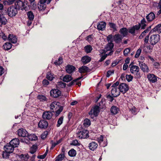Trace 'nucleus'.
I'll use <instances>...</instances> for the list:
<instances>
[{
	"instance_id": "a19ab883",
	"label": "nucleus",
	"mask_w": 161,
	"mask_h": 161,
	"mask_svg": "<svg viewBox=\"0 0 161 161\" xmlns=\"http://www.w3.org/2000/svg\"><path fill=\"white\" fill-rule=\"evenodd\" d=\"M63 110V107L62 106H60V107L57 109L56 110H55L54 112H55V116H58L61 113V112Z\"/></svg>"
},
{
	"instance_id": "6ab92c4d",
	"label": "nucleus",
	"mask_w": 161,
	"mask_h": 161,
	"mask_svg": "<svg viewBox=\"0 0 161 161\" xmlns=\"http://www.w3.org/2000/svg\"><path fill=\"white\" fill-rule=\"evenodd\" d=\"M9 143L14 148L17 147L19 144V140L18 138L13 139Z\"/></svg>"
},
{
	"instance_id": "39448f33",
	"label": "nucleus",
	"mask_w": 161,
	"mask_h": 161,
	"mask_svg": "<svg viewBox=\"0 0 161 161\" xmlns=\"http://www.w3.org/2000/svg\"><path fill=\"white\" fill-rule=\"evenodd\" d=\"M50 95L54 98H57L60 96L61 92L58 89H52L50 92Z\"/></svg>"
},
{
	"instance_id": "bb28decb",
	"label": "nucleus",
	"mask_w": 161,
	"mask_h": 161,
	"mask_svg": "<svg viewBox=\"0 0 161 161\" xmlns=\"http://www.w3.org/2000/svg\"><path fill=\"white\" fill-rule=\"evenodd\" d=\"M89 68L86 66H82L80 67L78 71L80 73H85L87 72L88 69Z\"/></svg>"
},
{
	"instance_id": "49530a36",
	"label": "nucleus",
	"mask_w": 161,
	"mask_h": 161,
	"mask_svg": "<svg viewBox=\"0 0 161 161\" xmlns=\"http://www.w3.org/2000/svg\"><path fill=\"white\" fill-rule=\"evenodd\" d=\"M66 84L62 81H60L58 83L57 86L58 88H64L66 86Z\"/></svg>"
},
{
	"instance_id": "a18cd8bd",
	"label": "nucleus",
	"mask_w": 161,
	"mask_h": 161,
	"mask_svg": "<svg viewBox=\"0 0 161 161\" xmlns=\"http://www.w3.org/2000/svg\"><path fill=\"white\" fill-rule=\"evenodd\" d=\"M15 0H8L5 1L3 2V4L5 5H10L13 4Z\"/></svg>"
},
{
	"instance_id": "0e129e2a",
	"label": "nucleus",
	"mask_w": 161,
	"mask_h": 161,
	"mask_svg": "<svg viewBox=\"0 0 161 161\" xmlns=\"http://www.w3.org/2000/svg\"><path fill=\"white\" fill-rule=\"evenodd\" d=\"M130 51V49L129 48H126L125 49L124 51V54L125 56H126L128 55V53Z\"/></svg>"
},
{
	"instance_id": "f8f14e48",
	"label": "nucleus",
	"mask_w": 161,
	"mask_h": 161,
	"mask_svg": "<svg viewBox=\"0 0 161 161\" xmlns=\"http://www.w3.org/2000/svg\"><path fill=\"white\" fill-rule=\"evenodd\" d=\"M14 148V147L9 143L7 145L4 146V149L5 152L11 153L13 152Z\"/></svg>"
},
{
	"instance_id": "79ce46f5",
	"label": "nucleus",
	"mask_w": 161,
	"mask_h": 161,
	"mask_svg": "<svg viewBox=\"0 0 161 161\" xmlns=\"http://www.w3.org/2000/svg\"><path fill=\"white\" fill-rule=\"evenodd\" d=\"M109 25L110 28L113 29L114 31H117L116 25L115 24L113 23L109 22Z\"/></svg>"
},
{
	"instance_id": "c9c22d12",
	"label": "nucleus",
	"mask_w": 161,
	"mask_h": 161,
	"mask_svg": "<svg viewBox=\"0 0 161 161\" xmlns=\"http://www.w3.org/2000/svg\"><path fill=\"white\" fill-rule=\"evenodd\" d=\"M118 109L116 106H112L110 109V112L113 114H115L118 112Z\"/></svg>"
},
{
	"instance_id": "dca6fc26",
	"label": "nucleus",
	"mask_w": 161,
	"mask_h": 161,
	"mask_svg": "<svg viewBox=\"0 0 161 161\" xmlns=\"http://www.w3.org/2000/svg\"><path fill=\"white\" fill-rule=\"evenodd\" d=\"M66 70L67 73L71 74L73 73L75 70V66L70 65H68L66 67Z\"/></svg>"
},
{
	"instance_id": "338daca9",
	"label": "nucleus",
	"mask_w": 161,
	"mask_h": 161,
	"mask_svg": "<svg viewBox=\"0 0 161 161\" xmlns=\"http://www.w3.org/2000/svg\"><path fill=\"white\" fill-rule=\"evenodd\" d=\"M71 145L74 146H79L80 144L78 142L77 140H74L72 142Z\"/></svg>"
},
{
	"instance_id": "9b49d317",
	"label": "nucleus",
	"mask_w": 161,
	"mask_h": 161,
	"mask_svg": "<svg viewBox=\"0 0 161 161\" xmlns=\"http://www.w3.org/2000/svg\"><path fill=\"white\" fill-rule=\"evenodd\" d=\"M120 92L119 88H112L111 94L114 97H116L120 95Z\"/></svg>"
},
{
	"instance_id": "4be33fe9",
	"label": "nucleus",
	"mask_w": 161,
	"mask_h": 161,
	"mask_svg": "<svg viewBox=\"0 0 161 161\" xmlns=\"http://www.w3.org/2000/svg\"><path fill=\"white\" fill-rule=\"evenodd\" d=\"M8 40L13 43L17 42V39L16 36L13 35L9 34L8 37Z\"/></svg>"
},
{
	"instance_id": "c756f323",
	"label": "nucleus",
	"mask_w": 161,
	"mask_h": 161,
	"mask_svg": "<svg viewBox=\"0 0 161 161\" xmlns=\"http://www.w3.org/2000/svg\"><path fill=\"white\" fill-rule=\"evenodd\" d=\"M146 21L145 18H143L141 21L140 23H139L138 25H139L140 26V27H141V29H144L145 28L147 25L146 24Z\"/></svg>"
},
{
	"instance_id": "412c9836",
	"label": "nucleus",
	"mask_w": 161,
	"mask_h": 161,
	"mask_svg": "<svg viewBox=\"0 0 161 161\" xmlns=\"http://www.w3.org/2000/svg\"><path fill=\"white\" fill-rule=\"evenodd\" d=\"M119 32L123 37H126L128 34V30L126 28L123 27L120 29Z\"/></svg>"
},
{
	"instance_id": "b1692460",
	"label": "nucleus",
	"mask_w": 161,
	"mask_h": 161,
	"mask_svg": "<svg viewBox=\"0 0 161 161\" xmlns=\"http://www.w3.org/2000/svg\"><path fill=\"white\" fill-rule=\"evenodd\" d=\"M159 36L158 35H154L152 37V45H155L159 40Z\"/></svg>"
},
{
	"instance_id": "680f3d73",
	"label": "nucleus",
	"mask_w": 161,
	"mask_h": 161,
	"mask_svg": "<svg viewBox=\"0 0 161 161\" xmlns=\"http://www.w3.org/2000/svg\"><path fill=\"white\" fill-rule=\"evenodd\" d=\"M158 77L155 75L152 74V82L154 83L157 81Z\"/></svg>"
},
{
	"instance_id": "864d4df0",
	"label": "nucleus",
	"mask_w": 161,
	"mask_h": 161,
	"mask_svg": "<svg viewBox=\"0 0 161 161\" xmlns=\"http://www.w3.org/2000/svg\"><path fill=\"white\" fill-rule=\"evenodd\" d=\"M142 49L141 48L138 49L136 51V54L135 55V57L138 58L139 57L141 53Z\"/></svg>"
},
{
	"instance_id": "052dcab7",
	"label": "nucleus",
	"mask_w": 161,
	"mask_h": 161,
	"mask_svg": "<svg viewBox=\"0 0 161 161\" xmlns=\"http://www.w3.org/2000/svg\"><path fill=\"white\" fill-rule=\"evenodd\" d=\"M47 78L50 80H52L53 79V75L50 73H48L47 75Z\"/></svg>"
},
{
	"instance_id": "e433bc0d",
	"label": "nucleus",
	"mask_w": 161,
	"mask_h": 161,
	"mask_svg": "<svg viewBox=\"0 0 161 161\" xmlns=\"http://www.w3.org/2000/svg\"><path fill=\"white\" fill-rule=\"evenodd\" d=\"M84 49L85 52L86 53H88L91 52V51L92 50V48L91 45H88L84 47Z\"/></svg>"
},
{
	"instance_id": "c03bdc74",
	"label": "nucleus",
	"mask_w": 161,
	"mask_h": 161,
	"mask_svg": "<svg viewBox=\"0 0 161 161\" xmlns=\"http://www.w3.org/2000/svg\"><path fill=\"white\" fill-rule=\"evenodd\" d=\"M37 149V147L35 145H33L30 148V152L32 154H33L35 153Z\"/></svg>"
},
{
	"instance_id": "69168bd1",
	"label": "nucleus",
	"mask_w": 161,
	"mask_h": 161,
	"mask_svg": "<svg viewBox=\"0 0 161 161\" xmlns=\"http://www.w3.org/2000/svg\"><path fill=\"white\" fill-rule=\"evenodd\" d=\"M114 73V70H109L107 72V77H109L110 75L113 74Z\"/></svg>"
},
{
	"instance_id": "a878e982",
	"label": "nucleus",
	"mask_w": 161,
	"mask_h": 161,
	"mask_svg": "<svg viewBox=\"0 0 161 161\" xmlns=\"http://www.w3.org/2000/svg\"><path fill=\"white\" fill-rule=\"evenodd\" d=\"M103 136L101 135L99 137L97 138V140L99 143L100 145L101 146L105 147L107 145V143L105 142V143H103Z\"/></svg>"
},
{
	"instance_id": "393cba45",
	"label": "nucleus",
	"mask_w": 161,
	"mask_h": 161,
	"mask_svg": "<svg viewBox=\"0 0 161 161\" xmlns=\"http://www.w3.org/2000/svg\"><path fill=\"white\" fill-rule=\"evenodd\" d=\"M98 146V145L97 143L92 142L89 144L88 147L91 150L94 151L97 148Z\"/></svg>"
},
{
	"instance_id": "09e8293b",
	"label": "nucleus",
	"mask_w": 161,
	"mask_h": 161,
	"mask_svg": "<svg viewBox=\"0 0 161 161\" xmlns=\"http://www.w3.org/2000/svg\"><path fill=\"white\" fill-rule=\"evenodd\" d=\"M93 35H89L86 38V40L87 41L90 43H91L93 41Z\"/></svg>"
},
{
	"instance_id": "f704fd0d",
	"label": "nucleus",
	"mask_w": 161,
	"mask_h": 161,
	"mask_svg": "<svg viewBox=\"0 0 161 161\" xmlns=\"http://www.w3.org/2000/svg\"><path fill=\"white\" fill-rule=\"evenodd\" d=\"M3 48L5 50L10 49L12 47V44L10 42H6L3 45Z\"/></svg>"
},
{
	"instance_id": "f257e3e1",
	"label": "nucleus",
	"mask_w": 161,
	"mask_h": 161,
	"mask_svg": "<svg viewBox=\"0 0 161 161\" xmlns=\"http://www.w3.org/2000/svg\"><path fill=\"white\" fill-rule=\"evenodd\" d=\"M99 111V107L97 106H95L91 109L89 114L92 118H93L94 116H97Z\"/></svg>"
},
{
	"instance_id": "de8ad7c7",
	"label": "nucleus",
	"mask_w": 161,
	"mask_h": 161,
	"mask_svg": "<svg viewBox=\"0 0 161 161\" xmlns=\"http://www.w3.org/2000/svg\"><path fill=\"white\" fill-rule=\"evenodd\" d=\"M151 47L150 45L147 46L144 45L143 50L146 53H149L150 51Z\"/></svg>"
},
{
	"instance_id": "72a5a7b5",
	"label": "nucleus",
	"mask_w": 161,
	"mask_h": 161,
	"mask_svg": "<svg viewBox=\"0 0 161 161\" xmlns=\"http://www.w3.org/2000/svg\"><path fill=\"white\" fill-rule=\"evenodd\" d=\"M27 136L29 140L31 141H35L37 139V136L34 134H30V135L28 134Z\"/></svg>"
},
{
	"instance_id": "3c124183",
	"label": "nucleus",
	"mask_w": 161,
	"mask_h": 161,
	"mask_svg": "<svg viewBox=\"0 0 161 161\" xmlns=\"http://www.w3.org/2000/svg\"><path fill=\"white\" fill-rule=\"evenodd\" d=\"M29 155H25L23 154H21L20 156V157L22 160L25 161H27L29 158Z\"/></svg>"
},
{
	"instance_id": "0eeeda50",
	"label": "nucleus",
	"mask_w": 161,
	"mask_h": 161,
	"mask_svg": "<svg viewBox=\"0 0 161 161\" xmlns=\"http://www.w3.org/2000/svg\"><path fill=\"white\" fill-rule=\"evenodd\" d=\"M48 125L47 121L44 119L41 120L38 123L39 127L41 129H46Z\"/></svg>"
},
{
	"instance_id": "c85d7f7f",
	"label": "nucleus",
	"mask_w": 161,
	"mask_h": 161,
	"mask_svg": "<svg viewBox=\"0 0 161 161\" xmlns=\"http://www.w3.org/2000/svg\"><path fill=\"white\" fill-rule=\"evenodd\" d=\"M72 79V77L71 75H67L63 77V80L65 82H68L71 80Z\"/></svg>"
},
{
	"instance_id": "20e7f679",
	"label": "nucleus",
	"mask_w": 161,
	"mask_h": 161,
	"mask_svg": "<svg viewBox=\"0 0 161 161\" xmlns=\"http://www.w3.org/2000/svg\"><path fill=\"white\" fill-rule=\"evenodd\" d=\"M119 88L120 92L123 94L126 93L128 91L129 88L128 85L125 83L120 84Z\"/></svg>"
},
{
	"instance_id": "37998d69",
	"label": "nucleus",
	"mask_w": 161,
	"mask_h": 161,
	"mask_svg": "<svg viewBox=\"0 0 161 161\" xmlns=\"http://www.w3.org/2000/svg\"><path fill=\"white\" fill-rule=\"evenodd\" d=\"M91 125L90 120L87 118L85 119L84 121L83 125L84 126L88 127L90 125Z\"/></svg>"
},
{
	"instance_id": "4d7b16f0",
	"label": "nucleus",
	"mask_w": 161,
	"mask_h": 161,
	"mask_svg": "<svg viewBox=\"0 0 161 161\" xmlns=\"http://www.w3.org/2000/svg\"><path fill=\"white\" fill-rule=\"evenodd\" d=\"M48 131H45L41 135V138L42 139H45L48 135Z\"/></svg>"
},
{
	"instance_id": "9d476101",
	"label": "nucleus",
	"mask_w": 161,
	"mask_h": 161,
	"mask_svg": "<svg viewBox=\"0 0 161 161\" xmlns=\"http://www.w3.org/2000/svg\"><path fill=\"white\" fill-rule=\"evenodd\" d=\"M18 134L19 136L25 137L28 134V132L25 129L20 128L18 130Z\"/></svg>"
},
{
	"instance_id": "bf43d9fd",
	"label": "nucleus",
	"mask_w": 161,
	"mask_h": 161,
	"mask_svg": "<svg viewBox=\"0 0 161 161\" xmlns=\"http://www.w3.org/2000/svg\"><path fill=\"white\" fill-rule=\"evenodd\" d=\"M0 36L4 40H6L8 38L7 36L5 35V34L1 31L0 33Z\"/></svg>"
},
{
	"instance_id": "cd10ccee",
	"label": "nucleus",
	"mask_w": 161,
	"mask_h": 161,
	"mask_svg": "<svg viewBox=\"0 0 161 161\" xmlns=\"http://www.w3.org/2000/svg\"><path fill=\"white\" fill-rule=\"evenodd\" d=\"M27 15L29 20L33 21L34 17V15L33 12L31 11H29L27 13Z\"/></svg>"
},
{
	"instance_id": "1a4fd4ad",
	"label": "nucleus",
	"mask_w": 161,
	"mask_h": 161,
	"mask_svg": "<svg viewBox=\"0 0 161 161\" xmlns=\"http://www.w3.org/2000/svg\"><path fill=\"white\" fill-rule=\"evenodd\" d=\"M53 115L52 112L48 111L44 112L42 115V117L44 119L49 120L50 119Z\"/></svg>"
},
{
	"instance_id": "a211bd4d",
	"label": "nucleus",
	"mask_w": 161,
	"mask_h": 161,
	"mask_svg": "<svg viewBox=\"0 0 161 161\" xmlns=\"http://www.w3.org/2000/svg\"><path fill=\"white\" fill-rule=\"evenodd\" d=\"M91 60V58L90 57L87 56H85L82 58L81 61L84 64H86L90 62Z\"/></svg>"
},
{
	"instance_id": "f3484780",
	"label": "nucleus",
	"mask_w": 161,
	"mask_h": 161,
	"mask_svg": "<svg viewBox=\"0 0 161 161\" xmlns=\"http://www.w3.org/2000/svg\"><path fill=\"white\" fill-rule=\"evenodd\" d=\"M106 23L103 21L100 22L97 26V28L99 30L103 31L105 29Z\"/></svg>"
},
{
	"instance_id": "f03ea898",
	"label": "nucleus",
	"mask_w": 161,
	"mask_h": 161,
	"mask_svg": "<svg viewBox=\"0 0 161 161\" xmlns=\"http://www.w3.org/2000/svg\"><path fill=\"white\" fill-rule=\"evenodd\" d=\"M88 136V131L86 130L78 131L76 133V137L80 139L86 138Z\"/></svg>"
},
{
	"instance_id": "774afa93",
	"label": "nucleus",
	"mask_w": 161,
	"mask_h": 161,
	"mask_svg": "<svg viewBox=\"0 0 161 161\" xmlns=\"http://www.w3.org/2000/svg\"><path fill=\"white\" fill-rule=\"evenodd\" d=\"M151 33V31L149 32V35L147 36L144 39V45H146L148 42L149 40V35Z\"/></svg>"
},
{
	"instance_id": "4468645a",
	"label": "nucleus",
	"mask_w": 161,
	"mask_h": 161,
	"mask_svg": "<svg viewBox=\"0 0 161 161\" xmlns=\"http://www.w3.org/2000/svg\"><path fill=\"white\" fill-rule=\"evenodd\" d=\"M132 63H131L129 65V67L130 66V72L132 74H135L136 72H138L139 70V68L138 66L134 65L131 66Z\"/></svg>"
},
{
	"instance_id": "4c0bfd02",
	"label": "nucleus",
	"mask_w": 161,
	"mask_h": 161,
	"mask_svg": "<svg viewBox=\"0 0 161 161\" xmlns=\"http://www.w3.org/2000/svg\"><path fill=\"white\" fill-rule=\"evenodd\" d=\"M76 154V151L74 149L70 150L68 152L69 155L71 157L75 156Z\"/></svg>"
},
{
	"instance_id": "13d9d810",
	"label": "nucleus",
	"mask_w": 161,
	"mask_h": 161,
	"mask_svg": "<svg viewBox=\"0 0 161 161\" xmlns=\"http://www.w3.org/2000/svg\"><path fill=\"white\" fill-rule=\"evenodd\" d=\"M153 65L154 68L156 69H158L160 68V64L158 62H156L154 63Z\"/></svg>"
},
{
	"instance_id": "58836bf2",
	"label": "nucleus",
	"mask_w": 161,
	"mask_h": 161,
	"mask_svg": "<svg viewBox=\"0 0 161 161\" xmlns=\"http://www.w3.org/2000/svg\"><path fill=\"white\" fill-rule=\"evenodd\" d=\"M0 22L2 24L5 25L7 22V20L3 15H0Z\"/></svg>"
},
{
	"instance_id": "aec40b11",
	"label": "nucleus",
	"mask_w": 161,
	"mask_h": 161,
	"mask_svg": "<svg viewBox=\"0 0 161 161\" xmlns=\"http://www.w3.org/2000/svg\"><path fill=\"white\" fill-rule=\"evenodd\" d=\"M139 65L141 69L143 72H148V68L145 63L142 62H140Z\"/></svg>"
},
{
	"instance_id": "423d86ee",
	"label": "nucleus",
	"mask_w": 161,
	"mask_h": 161,
	"mask_svg": "<svg viewBox=\"0 0 161 161\" xmlns=\"http://www.w3.org/2000/svg\"><path fill=\"white\" fill-rule=\"evenodd\" d=\"M140 28V26L139 25H136L129 28L128 30V32L131 34L134 35L136 31L138 30Z\"/></svg>"
},
{
	"instance_id": "7ed1b4c3",
	"label": "nucleus",
	"mask_w": 161,
	"mask_h": 161,
	"mask_svg": "<svg viewBox=\"0 0 161 161\" xmlns=\"http://www.w3.org/2000/svg\"><path fill=\"white\" fill-rule=\"evenodd\" d=\"M17 9L14 6H12L8 8L7 13L8 16L10 17L15 16L17 13Z\"/></svg>"
},
{
	"instance_id": "ddd939ff",
	"label": "nucleus",
	"mask_w": 161,
	"mask_h": 161,
	"mask_svg": "<svg viewBox=\"0 0 161 161\" xmlns=\"http://www.w3.org/2000/svg\"><path fill=\"white\" fill-rule=\"evenodd\" d=\"M114 46V44L112 42H109L106 45L105 49L107 51H111L108 54V55H111L113 54V51L111 50Z\"/></svg>"
},
{
	"instance_id": "8fccbe9b",
	"label": "nucleus",
	"mask_w": 161,
	"mask_h": 161,
	"mask_svg": "<svg viewBox=\"0 0 161 161\" xmlns=\"http://www.w3.org/2000/svg\"><path fill=\"white\" fill-rule=\"evenodd\" d=\"M63 63L62 58L61 57H60L58 60H56L54 62V64L56 65H59L62 64Z\"/></svg>"
},
{
	"instance_id": "5701e85b",
	"label": "nucleus",
	"mask_w": 161,
	"mask_h": 161,
	"mask_svg": "<svg viewBox=\"0 0 161 161\" xmlns=\"http://www.w3.org/2000/svg\"><path fill=\"white\" fill-rule=\"evenodd\" d=\"M82 77V76L79 77L76 79L73 80V81H71L70 83H69V86H71L72 85H74L75 83H76V85H78L79 86H80L81 85L80 82V81H78Z\"/></svg>"
},
{
	"instance_id": "5fc2aeb1",
	"label": "nucleus",
	"mask_w": 161,
	"mask_h": 161,
	"mask_svg": "<svg viewBox=\"0 0 161 161\" xmlns=\"http://www.w3.org/2000/svg\"><path fill=\"white\" fill-rule=\"evenodd\" d=\"M126 78L127 81L129 82L132 80L133 79V76L131 75H126Z\"/></svg>"
},
{
	"instance_id": "ea45409f",
	"label": "nucleus",
	"mask_w": 161,
	"mask_h": 161,
	"mask_svg": "<svg viewBox=\"0 0 161 161\" xmlns=\"http://www.w3.org/2000/svg\"><path fill=\"white\" fill-rule=\"evenodd\" d=\"M64 120V116H62L60 117L58 119L57 127H59L63 123Z\"/></svg>"
},
{
	"instance_id": "6e6d98bb",
	"label": "nucleus",
	"mask_w": 161,
	"mask_h": 161,
	"mask_svg": "<svg viewBox=\"0 0 161 161\" xmlns=\"http://www.w3.org/2000/svg\"><path fill=\"white\" fill-rule=\"evenodd\" d=\"M10 153H8L7 152H3L2 154L3 157V158H8Z\"/></svg>"
},
{
	"instance_id": "7c9ffc66",
	"label": "nucleus",
	"mask_w": 161,
	"mask_h": 161,
	"mask_svg": "<svg viewBox=\"0 0 161 161\" xmlns=\"http://www.w3.org/2000/svg\"><path fill=\"white\" fill-rule=\"evenodd\" d=\"M46 5L45 3L40 2L38 4V7L40 10H44L46 7Z\"/></svg>"
},
{
	"instance_id": "473e14b6",
	"label": "nucleus",
	"mask_w": 161,
	"mask_h": 161,
	"mask_svg": "<svg viewBox=\"0 0 161 161\" xmlns=\"http://www.w3.org/2000/svg\"><path fill=\"white\" fill-rule=\"evenodd\" d=\"M153 31H157L159 33H161V24L158 25L152 30Z\"/></svg>"
},
{
	"instance_id": "603ef678",
	"label": "nucleus",
	"mask_w": 161,
	"mask_h": 161,
	"mask_svg": "<svg viewBox=\"0 0 161 161\" xmlns=\"http://www.w3.org/2000/svg\"><path fill=\"white\" fill-rule=\"evenodd\" d=\"M107 40L108 42H112L113 41V37L112 35L110 34L107 37Z\"/></svg>"
},
{
	"instance_id": "2eb2a0df",
	"label": "nucleus",
	"mask_w": 161,
	"mask_h": 161,
	"mask_svg": "<svg viewBox=\"0 0 161 161\" xmlns=\"http://www.w3.org/2000/svg\"><path fill=\"white\" fill-rule=\"evenodd\" d=\"M122 37L119 34H116L113 37V40L117 43H120L122 40Z\"/></svg>"
},
{
	"instance_id": "2f4dec72",
	"label": "nucleus",
	"mask_w": 161,
	"mask_h": 161,
	"mask_svg": "<svg viewBox=\"0 0 161 161\" xmlns=\"http://www.w3.org/2000/svg\"><path fill=\"white\" fill-rule=\"evenodd\" d=\"M37 98L40 100V101L43 102L47 101L46 97L43 95H39L37 96Z\"/></svg>"
},
{
	"instance_id": "e2e57ef3",
	"label": "nucleus",
	"mask_w": 161,
	"mask_h": 161,
	"mask_svg": "<svg viewBox=\"0 0 161 161\" xmlns=\"http://www.w3.org/2000/svg\"><path fill=\"white\" fill-rule=\"evenodd\" d=\"M20 9L21 10L24 9L25 11L27 10L28 7L26 3L25 2H23V4L22 6V7L20 8Z\"/></svg>"
},
{
	"instance_id": "6e6552de",
	"label": "nucleus",
	"mask_w": 161,
	"mask_h": 161,
	"mask_svg": "<svg viewBox=\"0 0 161 161\" xmlns=\"http://www.w3.org/2000/svg\"><path fill=\"white\" fill-rule=\"evenodd\" d=\"M59 104V102L56 101L53 102L51 103L50 105V108L52 110V111L53 112H54L55 110H56L60 107Z\"/></svg>"
}]
</instances>
